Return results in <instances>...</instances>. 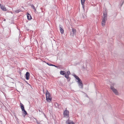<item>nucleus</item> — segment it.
<instances>
[{
	"instance_id": "f257e3e1",
	"label": "nucleus",
	"mask_w": 124,
	"mask_h": 124,
	"mask_svg": "<svg viewBox=\"0 0 124 124\" xmlns=\"http://www.w3.org/2000/svg\"><path fill=\"white\" fill-rule=\"evenodd\" d=\"M69 111L67 110V108H66L65 110L64 111L63 113L64 116L66 117H69Z\"/></svg>"
},
{
	"instance_id": "f03ea898",
	"label": "nucleus",
	"mask_w": 124,
	"mask_h": 124,
	"mask_svg": "<svg viewBox=\"0 0 124 124\" xmlns=\"http://www.w3.org/2000/svg\"><path fill=\"white\" fill-rule=\"evenodd\" d=\"M78 84V86L79 87L83 89V84L82 81L80 79L77 81Z\"/></svg>"
},
{
	"instance_id": "7ed1b4c3",
	"label": "nucleus",
	"mask_w": 124,
	"mask_h": 124,
	"mask_svg": "<svg viewBox=\"0 0 124 124\" xmlns=\"http://www.w3.org/2000/svg\"><path fill=\"white\" fill-rule=\"evenodd\" d=\"M110 88L116 95H117L118 94V93L117 91L113 87L111 86Z\"/></svg>"
},
{
	"instance_id": "20e7f679",
	"label": "nucleus",
	"mask_w": 124,
	"mask_h": 124,
	"mask_svg": "<svg viewBox=\"0 0 124 124\" xmlns=\"http://www.w3.org/2000/svg\"><path fill=\"white\" fill-rule=\"evenodd\" d=\"M67 124H75V123L71 120L68 119L66 122Z\"/></svg>"
},
{
	"instance_id": "39448f33",
	"label": "nucleus",
	"mask_w": 124,
	"mask_h": 124,
	"mask_svg": "<svg viewBox=\"0 0 124 124\" xmlns=\"http://www.w3.org/2000/svg\"><path fill=\"white\" fill-rule=\"evenodd\" d=\"M107 19H102V22H101V24L102 26H104L105 25L106 22L107 20Z\"/></svg>"
},
{
	"instance_id": "423d86ee",
	"label": "nucleus",
	"mask_w": 124,
	"mask_h": 124,
	"mask_svg": "<svg viewBox=\"0 0 124 124\" xmlns=\"http://www.w3.org/2000/svg\"><path fill=\"white\" fill-rule=\"evenodd\" d=\"M107 19H102V22H101V24L102 26H104L105 25L106 22L107 20Z\"/></svg>"
},
{
	"instance_id": "0eeeda50",
	"label": "nucleus",
	"mask_w": 124,
	"mask_h": 124,
	"mask_svg": "<svg viewBox=\"0 0 124 124\" xmlns=\"http://www.w3.org/2000/svg\"><path fill=\"white\" fill-rule=\"evenodd\" d=\"M25 75V77L26 79L27 80H29V73L28 72H27Z\"/></svg>"
},
{
	"instance_id": "6e6552de",
	"label": "nucleus",
	"mask_w": 124,
	"mask_h": 124,
	"mask_svg": "<svg viewBox=\"0 0 124 124\" xmlns=\"http://www.w3.org/2000/svg\"><path fill=\"white\" fill-rule=\"evenodd\" d=\"M103 18L107 19V12H106V10H105V12L103 13Z\"/></svg>"
},
{
	"instance_id": "1a4fd4ad",
	"label": "nucleus",
	"mask_w": 124,
	"mask_h": 124,
	"mask_svg": "<svg viewBox=\"0 0 124 124\" xmlns=\"http://www.w3.org/2000/svg\"><path fill=\"white\" fill-rule=\"evenodd\" d=\"M59 29L61 34H63L64 33V30L63 29L62 27L60 25Z\"/></svg>"
},
{
	"instance_id": "9d476101",
	"label": "nucleus",
	"mask_w": 124,
	"mask_h": 124,
	"mask_svg": "<svg viewBox=\"0 0 124 124\" xmlns=\"http://www.w3.org/2000/svg\"><path fill=\"white\" fill-rule=\"evenodd\" d=\"M0 8L3 11H6V8L5 7V6H3L2 5H1L0 4Z\"/></svg>"
},
{
	"instance_id": "9b49d317",
	"label": "nucleus",
	"mask_w": 124,
	"mask_h": 124,
	"mask_svg": "<svg viewBox=\"0 0 124 124\" xmlns=\"http://www.w3.org/2000/svg\"><path fill=\"white\" fill-rule=\"evenodd\" d=\"M27 19L28 20H31L32 19V17L31 15L29 13H27Z\"/></svg>"
},
{
	"instance_id": "f8f14e48",
	"label": "nucleus",
	"mask_w": 124,
	"mask_h": 124,
	"mask_svg": "<svg viewBox=\"0 0 124 124\" xmlns=\"http://www.w3.org/2000/svg\"><path fill=\"white\" fill-rule=\"evenodd\" d=\"M31 8L34 10V12L35 13H36V12H37L36 9V8H35L34 7V6L32 4L31 5Z\"/></svg>"
},
{
	"instance_id": "ddd939ff",
	"label": "nucleus",
	"mask_w": 124,
	"mask_h": 124,
	"mask_svg": "<svg viewBox=\"0 0 124 124\" xmlns=\"http://www.w3.org/2000/svg\"><path fill=\"white\" fill-rule=\"evenodd\" d=\"M22 111L23 112V115L24 116H25L27 114V113L26 111L25 110V109L22 110Z\"/></svg>"
},
{
	"instance_id": "4468645a",
	"label": "nucleus",
	"mask_w": 124,
	"mask_h": 124,
	"mask_svg": "<svg viewBox=\"0 0 124 124\" xmlns=\"http://www.w3.org/2000/svg\"><path fill=\"white\" fill-rule=\"evenodd\" d=\"M50 97H51L50 96L49 93L48 92V91L47 90L46 94V98Z\"/></svg>"
},
{
	"instance_id": "2eb2a0df",
	"label": "nucleus",
	"mask_w": 124,
	"mask_h": 124,
	"mask_svg": "<svg viewBox=\"0 0 124 124\" xmlns=\"http://www.w3.org/2000/svg\"><path fill=\"white\" fill-rule=\"evenodd\" d=\"M20 107L22 110L24 109V105L21 103H20Z\"/></svg>"
},
{
	"instance_id": "dca6fc26",
	"label": "nucleus",
	"mask_w": 124,
	"mask_h": 124,
	"mask_svg": "<svg viewBox=\"0 0 124 124\" xmlns=\"http://www.w3.org/2000/svg\"><path fill=\"white\" fill-rule=\"evenodd\" d=\"M46 100L48 102H50V101H51L52 98L51 97H46Z\"/></svg>"
},
{
	"instance_id": "f3484780",
	"label": "nucleus",
	"mask_w": 124,
	"mask_h": 124,
	"mask_svg": "<svg viewBox=\"0 0 124 124\" xmlns=\"http://www.w3.org/2000/svg\"><path fill=\"white\" fill-rule=\"evenodd\" d=\"M55 105L56 108H60V106L57 103H55Z\"/></svg>"
},
{
	"instance_id": "a211bd4d",
	"label": "nucleus",
	"mask_w": 124,
	"mask_h": 124,
	"mask_svg": "<svg viewBox=\"0 0 124 124\" xmlns=\"http://www.w3.org/2000/svg\"><path fill=\"white\" fill-rule=\"evenodd\" d=\"M72 31L73 32V35H74L75 34L76 32V30L75 29H74L73 28L72 29Z\"/></svg>"
},
{
	"instance_id": "6ab92c4d",
	"label": "nucleus",
	"mask_w": 124,
	"mask_h": 124,
	"mask_svg": "<svg viewBox=\"0 0 124 124\" xmlns=\"http://www.w3.org/2000/svg\"><path fill=\"white\" fill-rule=\"evenodd\" d=\"M60 73L61 75H63L65 74V72L64 71H60Z\"/></svg>"
},
{
	"instance_id": "aec40b11",
	"label": "nucleus",
	"mask_w": 124,
	"mask_h": 124,
	"mask_svg": "<svg viewBox=\"0 0 124 124\" xmlns=\"http://www.w3.org/2000/svg\"><path fill=\"white\" fill-rule=\"evenodd\" d=\"M74 77L76 78V79H77L78 80L80 79L76 75H74Z\"/></svg>"
},
{
	"instance_id": "412c9836",
	"label": "nucleus",
	"mask_w": 124,
	"mask_h": 124,
	"mask_svg": "<svg viewBox=\"0 0 124 124\" xmlns=\"http://www.w3.org/2000/svg\"><path fill=\"white\" fill-rule=\"evenodd\" d=\"M21 10L20 9L17 10L15 11V12L16 13H18L21 11Z\"/></svg>"
},
{
	"instance_id": "4be33fe9",
	"label": "nucleus",
	"mask_w": 124,
	"mask_h": 124,
	"mask_svg": "<svg viewBox=\"0 0 124 124\" xmlns=\"http://www.w3.org/2000/svg\"><path fill=\"white\" fill-rule=\"evenodd\" d=\"M81 4H82V7H83V8L84 9V4L85 3V2H81Z\"/></svg>"
},
{
	"instance_id": "5701e85b",
	"label": "nucleus",
	"mask_w": 124,
	"mask_h": 124,
	"mask_svg": "<svg viewBox=\"0 0 124 124\" xmlns=\"http://www.w3.org/2000/svg\"><path fill=\"white\" fill-rule=\"evenodd\" d=\"M121 2H122V3L120 4V6L121 7H122L124 4V0H122Z\"/></svg>"
},
{
	"instance_id": "b1692460",
	"label": "nucleus",
	"mask_w": 124,
	"mask_h": 124,
	"mask_svg": "<svg viewBox=\"0 0 124 124\" xmlns=\"http://www.w3.org/2000/svg\"><path fill=\"white\" fill-rule=\"evenodd\" d=\"M70 71H68L66 72V74L67 75H68V76H69V75L70 74Z\"/></svg>"
},
{
	"instance_id": "393cba45",
	"label": "nucleus",
	"mask_w": 124,
	"mask_h": 124,
	"mask_svg": "<svg viewBox=\"0 0 124 124\" xmlns=\"http://www.w3.org/2000/svg\"><path fill=\"white\" fill-rule=\"evenodd\" d=\"M65 77L67 79H68L69 77V76L68 75H67L66 74L65 75Z\"/></svg>"
},
{
	"instance_id": "a878e982",
	"label": "nucleus",
	"mask_w": 124,
	"mask_h": 124,
	"mask_svg": "<svg viewBox=\"0 0 124 124\" xmlns=\"http://www.w3.org/2000/svg\"><path fill=\"white\" fill-rule=\"evenodd\" d=\"M36 122L38 124H42L40 122H38V121H36Z\"/></svg>"
},
{
	"instance_id": "bb28decb",
	"label": "nucleus",
	"mask_w": 124,
	"mask_h": 124,
	"mask_svg": "<svg viewBox=\"0 0 124 124\" xmlns=\"http://www.w3.org/2000/svg\"><path fill=\"white\" fill-rule=\"evenodd\" d=\"M47 64L51 66L52 64L49 63H47Z\"/></svg>"
},
{
	"instance_id": "cd10ccee",
	"label": "nucleus",
	"mask_w": 124,
	"mask_h": 124,
	"mask_svg": "<svg viewBox=\"0 0 124 124\" xmlns=\"http://www.w3.org/2000/svg\"><path fill=\"white\" fill-rule=\"evenodd\" d=\"M85 0H81V2H85Z\"/></svg>"
},
{
	"instance_id": "c85d7f7f",
	"label": "nucleus",
	"mask_w": 124,
	"mask_h": 124,
	"mask_svg": "<svg viewBox=\"0 0 124 124\" xmlns=\"http://www.w3.org/2000/svg\"><path fill=\"white\" fill-rule=\"evenodd\" d=\"M54 66L56 67H57L56 66L54 65H53V64H52V66Z\"/></svg>"
},
{
	"instance_id": "c756f323",
	"label": "nucleus",
	"mask_w": 124,
	"mask_h": 124,
	"mask_svg": "<svg viewBox=\"0 0 124 124\" xmlns=\"http://www.w3.org/2000/svg\"><path fill=\"white\" fill-rule=\"evenodd\" d=\"M4 21H6V19H4Z\"/></svg>"
},
{
	"instance_id": "7c9ffc66",
	"label": "nucleus",
	"mask_w": 124,
	"mask_h": 124,
	"mask_svg": "<svg viewBox=\"0 0 124 124\" xmlns=\"http://www.w3.org/2000/svg\"><path fill=\"white\" fill-rule=\"evenodd\" d=\"M39 112H40V110H39Z\"/></svg>"
},
{
	"instance_id": "2f4dec72",
	"label": "nucleus",
	"mask_w": 124,
	"mask_h": 124,
	"mask_svg": "<svg viewBox=\"0 0 124 124\" xmlns=\"http://www.w3.org/2000/svg\"><path fill=\"white\" fill-rule=\"evenodd\" d=\"M0 122H1V121H0Z\"/></svg>"
},
{
	"instance_id": "473e14b6",
	"label": "nucleus",
	"mask_w": 124,
	"mask_h": 124,
	"mask_svg": "<svg viewBox=\"0 0 124 124\" xmlns=\"http://www.w3.org/2000/svg\"><path fill=\"white\" fill-rule=\"evenodd\" d=\"M0 122H1V121H0Z\"/></svg>"
},
{
	"instance_id": "72a5a7b5",
	"label": "nucleus",
	"mask_w": 124,
	"mask_h": 124,
	"mask_svg": "<svg viewBox=\"0 0 124 124\" xmlns=\"http://www.w3.org/2000/svg\"><path fill=\"white\" fill-rule=\"evenodd\" d=\"M84 18V16H83V18Z\"/></svg>"
}]
</instances>
